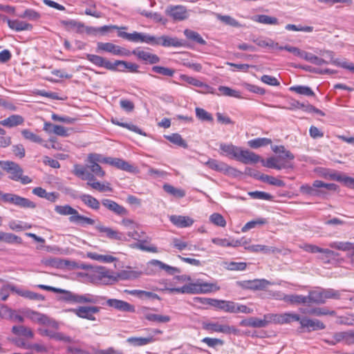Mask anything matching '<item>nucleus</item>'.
Segmentation results:
<instances>
[{
  "label": "nucleus",
  "instance_id": "obj_10",
  "mask_svg": "<svg viewBox=\"0 0 354 354\" xmlns=\"http://www.w3.org/2000/svg\"><path fill=\"white\" fill-rule=\"evenodd\" d=\"M154 311H157V309L146 306H142L139 309V313L142 317L150 322L160 324L170 322L171 317L169 316L156 314L153 313Z\"/></svg>",
  "mask_w": 354,
  "mask_h": 354
},
{
  "label": "nucleus",
  "instance_id": "obj_51",
  "mask_svg": "<svg viewBox=\"0 0 354 354\" xmlns=\"http://www.w3.org/2000/svg\"><path fill=\"white\" fill-rule=\"evenodd\" d=\"M163 189L167 194L178 198H183L185 196V192L183 189L176 188L169 184L164 185Z\"/></svg>",
  "mask_w": 354,
  "mask_h": 354
},
{
  "label": "nucleus",
  "instance_id": "obj_40",
  "mask_svg": "<svg viewBox=\"0 0 354 354\" xmlns=\"http://www.w3.org/2000/svg\"><path fill=\"white\" fill-rule=\"evenodd\" d=\"M245 250L251 252H263L264 254L273 253L276 249L273 247H269L264 245H251L250 246H245Z\"/></svg>",
  "mask_w": 354,
  "mask_h": 354
},
{
  "label": "nucleus",
  "instance_id": "obj_18",
  "mask_svg": "<svg viewBox=\"0 0 354 354\" xmlns=\"http://www.w3.org/2000/svg\"><path fill=\"white\" fill-rule=\"evenodd\" d=\"M203 328L216 333H222L225 334H236L238 330L234 327L227 324H221L218 322H211L204 324Z\"/></svg>",
  "mask_w": 354,
  "mask_h": 354
},
{
  "label": "nucleus",
  "instance_id": "obj_43",
  "mask_svg": "<svg viewBox=\"0 0 354 354\" xmlns=\"http://www.w3.org/2000/svg\"><path fill=\"white\" fill-rule=\"evenodd\" d=\"M113 65L114 66V71L117 70L118 66H123L122 68L119 69V71L122 72L124 71L125 69H128L130 72H138V69L139 67L138 65L136 64L122 60H116L115 62H113Z\"/></svg>",
  "mask_w": 354,
  "mask_h": 354
},
{
  "label": "nucleus",
  "instance_id": "obj_8",
  "mask_svg": "<svg viewBox=\"0 0 354 354\" xmlns=\"http://www.w3.org/2000/svg\"><path fill=\"white\" fill-rule=\"evenodd\" d=\"M187 294H206L220 290L216 283L201 282L197 281L195 283L186 284Z\"/></svg>",
  "mask_w": 354,
  "mask_h": 354
},
{
  "label": "nucleus",
  "instance_id": "obj_48",
  "mask_svg": "<svg viewBox=\"0 0 354 354\" xmlns=\"http://www.w3.org/2000/svg\"><path fill=\"white\" fill-rule=\"evenodd\" d=\"M87 257L104 263H112L117 260V258L111 255H102L95 252H88L86 254Z\"/></svg>",
  "mask_w": 354,
  "mask_h": 354
},
{
  "label": "nucleus",
  "instance_id": "obj_15",
  "mask_svg": "<svg viewBox=\"0 0 354 354\" xmlns=\"http://www.w3.org/2000/svg\"><path fill=\"white\" fill-rule=\"evenodd\" d=\"M68 311L74 313L80 318L95 321V317L93 314L97 313L100 311V308L97 306H80L75 309H69Z\"/></svg>",
  "mask_w": 354,
  "mask_h": 354
},
{
  "label": "nucleus",
  "instance_id": "obj_38",
  "mask_svg": "<svg viewBox=\"0 0 354 354\" xmlns=\"http://www.w3.org/2000/svg\"><path fill=\"white\" fill-rule=\"evenodd\" d=\"M156 340L157 339L154 338L153 336H148L146 337H131L127 339V342L135 346H145L150 343H152Z\"/></svg>",
  "mask_w": 354,
  "mask_h": 354
},
{
  "label": "nucleus",
  "instance_id": "obj_27",
  "mask_svg": "<svg viewBox=\"0 0 354 354\" xmlns=\"http://www.w3.org/2000/svg\"><path fill=\"white\" fill-rule=\"evenodd\" d=\"M299 323L301 328H306L308 331L323 330L326 328L325 324L319 319H312L303 317L300 318Z\"/></svg>",
  "mask_w": 354,
  "mask_h": 354
},
{
  "label": "nucleus",
  "instance_id": "obj_60",
  "mask_svg": "<svg viewBox=\"0 0 354 354\" xmlns=\"http://www.w3.org/2000/svg\"><path fill=\"white\" fill-rule=\"evenodd\" d=\"M59 290L57 293L63 294L61 297L62 300L68 303L76 304L77 293L61 288H59Z\"/></svg>",
  "mask_w": 354,
  "mask_h": 354
},
{
  "label": "nucleus",
  "instance_id": "obj_45",
  "mask_svg": "<svg viewBox=\"0 0 354 354\" xmlns=\"http://www.w3.org/2000/svg\"><path fill=\"white\" fill-rule=\"evenodd\" d=\"M252 19L254 21L269 25H277L278 24V19L276 17H270L266 15H259L252 17Z\"/></svg>",
  "mask_w": 354,
  "mask_h": 354
},
{
  "label": "nucleus",
  "instance_id": "obj_52",
  "mask_svg": "<svg viewBox=\"0 0 354 354\" xmlns=\"http://www.w3.org/2000/svg\"><path fill=\"white\" fill-rule=\"evenodd\" d=\"M306 313L312 315L322 316V315H331L335 316L336 312L335 310H330L327 308H313L308 310Z\"/></svg>",
  "mask_w": 354,
  "mask_h": 354
},
{
  "label": "nucleus",
  "instance_id": "obj_24",
  "mask_svg": "<svg viewBox=\"0 0 354 354\" xmlns=\"http://www.w3.org/2000/svg\"><path fill=\"white\" fill-rule=\"evenodd\" d=\"M169 219L174 225L179 228L190 227L194 223V219L188 216L171 215Z\"/></svg>",
  "mask_w": 354,
  "mask_h": 354
},
{
  "label": "nucleus",
  "instance_id": "obj_7",
  "mask_svg": "<svg viewBox=\"0 0 354 354\" xmlns=\"http://www.w3.org/2000/svg\"><path fill=\"white\" fill-rule=\"evenodd\" d=\"M99 163H105V157L99 153H89L86 160V171L90 170V173L95 176L102 178L105 175L104 171L100 166Z\"/></svg>",
  "mask_w": 354,
  "mask_h": 354
},
{
  "label": "nucleus",
  "instance_id": "obj_42",
  "mask_svg": "<svg viewBox=\"0 0 354 354\" xmlns=\"http://www.w3.org/2000/svg\"><path fill=\"white\" fill-rule=\"evenodd\" d=\"M159 42L157 44V45H161L165 47H169V46H181V42L176 38H172L169 36H162L160 37H158L157 39Z\"/></svg>",
  "mask_w": 354,
  "mask_h": 354
},
{
  "label": "nucleus",
  "instance_id": "obj_58",
  "mask_svg": "<svg viewBox=\"0 0 354 354\" xmlns=\"http://www.w3.org/2000/svg\"><path fill=\"white\" fill-rule=\"evenodd\" d=\"M245 262H225V268L230 271H243L246 269Z\"/></svg>",
  "mask_w": 354,
  "mask_h": 354
},
{
  "label": "nucleus",
  "instance_id": "obj_61",
  "mask_svg": "<svg viewBox=\"0 0 354 354\" xmlns=\"http://www.w3.org/2000/svg\"><path fill=\"white\" fill-rule=\"evenodd\" d=\"M3 241L8 244H22V239L12 233L4 232Z\"/></svg>",
  "mask_w": 354,
  "mask_h": 354
},
{
  "label": "nucleus",
  "instance_id": "obj_37",
  "mask_svg": "<svg viewBox=\"0 0 354 354\" xmlns=\"http://www.w3.org/2000/svg\"><path fill=\"white\" fill-rule=\"evenodd\" d=\"M286 303L290 305L310 303L309 295L308 296H304L301 295H287Z\"/></svg>",
  "mask_w": 354,
  "mask_h": 354
},
{
  "label": "nucleus",
  "instance_id": "obj_19",
  "mask_svg": "<svg viewBox=\"0 0 354 354\" xmlns=\"http://www.w3.org/2000/svg\"><path fill=\"white\" fill-rule=\"evenodd\" d=\"M101 203L104 207L118 216L122 217L129 214V211L124 207L114 201L103 198Z\"/></svg>",
  "mask_w": 354,
  "mask_h": 354
},
{
  "label": "nucleus",
  "instance_id": "obj_34",
  "mask_svg": "<svg viewBox=\"0 0 354 354\" xmlns=\"http://www.w3.org/2000/svg\"><path fill=\"white\" fill-rule=\"evenodd\" d=\"M261 161L263 162V166L277 170H281L290 167L286 162L280 160L278 157H271L268 158L266 162H264L263 160Z\"/></svg>",
  "mask_w": 354,
  "mask_h": 354
},
{
  "label": "nucleus",
  "instance_id": "obj_4",
  "mask_svg": "<svg viewBox=\"0 0 354 354\" xmlns=\"http://www.w3.org/2000/svg\"><path fill=\"white\" fill-rule=\"evenodd\" d=\"M73 173L75 176L80 178L82 180H87V185L90 186L91 188L95 190L101 192L112 191V188L109 186V184L104 185L98 181H95V178L93 176V174L89 173V171H87L86 168L84 167L83 165H75L74 166Z\"/></svg>",
  "mask_w": 354,
  "mask_h": 354
},
{
  "label": "nucleus",
  "instance_id": "obj_23",
  "mask_svg": "<svg viewBox=\"0 0 354 354\" xmlns=\"http://www.w3.org/2000/svg\"><path fill=\"white\" fill-rule=\"evenodd\" d=\"M241 147H236L232 144H227L222 142L219 145L220 154L233 158L237 160L239 153Z\"/></svg>",
  "mask_w": 354,
  "mask_h": 354
},
{
  "label": "nucleus",
  "instance_id": "obj_31",
  "mask_svg": "<svg viewBox=\"0 0 354 354\" xmlns=\"http://www.w3.org/2000/svg\"><path fill=\"white\" fill-rule=\"evenodd\" d=\"M24 122V118L20 115H11L8 118L1 120L0 124L8 128H12L22 124Z\"/></svg>",
  "mask_w": 354,
  "mask_h": 354
},
{
  "label": "nucleus",
  "instance_id": "obj_29",
  "mask_svg": "<svg viewBox=\"0 0 354 354\" xmlns=\"http://www.w3.org/2000/svg\"><path fill=\"white\" fill-rule=\"evenodd\" d=\"M105 163L126 171H132L133 168V167L127 161L117 158L105 157Z\"/></svg>",
  "mask_w": 354,
  "mask_h": 354
},
{
  "label": "nucleus",
  "instance_id": "obj_21",
  "mask_svg": "<svg viewBox=\"0 0 354 354\" xmlns=\"http://www.w3.org/2000/svg\"><path fill=\"white\" fill-rule=\"evenodd\" d=\"M106 304L118 310L127 313H135L136 308L133 305L120 299H109L106 301Z\"/></svg>",
  "mask_w": 354,
  "mask_h": 354
},
{
  "label": "nucleus",
  "instance_id": "obj_26",
  "mask_svg": "<svg viewBox=\"0 0 354 354\" xmlns=\"http://www.w3.org/2000/svg\"><path fill=\"white\" fill-rule=\"evenodd\" d=\"M86 57L90 62L98 67H103L110 71H114L113 63L101 56L93 54H86Z\"/></svg>",
  "mask_w": 354,
  "mask_h": 354
},
{
  "label": "nucleus",
  "instance_id": "obj_30",
  "mask_svg": "<svg viewBox=\"0 0 354 354\" xmlns=\"http://www.w3.org/2000/svg\"><path fill=\"white\" fill-rule=\"evenodd\" d=\"M214 302L213 307L223 310L226 313H234L236 303L232 301L219 300L212 301Z\"/></svg>",
  "mask_w": 354,
  "mask_h": 354
},
{
  "label": "nucleus",
  "instance_id": "obj_50",
  "mask_svg": "<svg viewBox=\"0 0 354 354\" xmlns=\"http://www.w3.org/2000/svg\"><path fill=\"white\" fill-rule=\"evenodd\" d=\"M272 143V140L267 138H258L250 140L248 142V145L252 149H257L261 147H264Z\"/></svg>",
  "mask_w": 354,
  "mask_h": 354
},
{
  "label": "nucleus",
  "instance_id": "obj_32",
  "mask_svg": "<svg viewBox=\"0 0 354 354\" xmlns=\"http://www.w3.org/2000/svg\"><path fill=\"white\" fill-rule=\"evenodd\" d=\"M11 330L13 334L19 337H24L26 339L34 337V333L32 329L23 325L13 326Z\"/></svg>",
  "mask_w": 354,
  "mask_h": 354
},
{
  "label": "nucleus",
  "instance_id": "obj_14",
  "mask_svg": "<svg viewBox=\"0 0 354 354\" xmlns=\"http://www.w3.org/2000/svg\"><path fill=\"white\" fill-rule=\"evenodd\" d=\"M270 316V313L263 315V319H259L255 317H251L241 321L240 325L242 326L253 328H264L271 323V318H267Z\"/></svg>",
  "mask_w": 354,
  "mask_h": 354
},
{
  "label": "nucleus",
  "instance_id": "obj_47",
  "mask_svg": "<svg viewBox=\"0 0 354 354\" xmlns=\"http://www.w3.org/2000/svg\"><path fill=\"white\" fill-rule=\"evenodd\" d=\"M184 35L187 37V39L195 41L197 44L201 45H205L206 41L203 37L201 36L199 33L196 31L189 29H185L184 30Z\"/></svg>",
  "mask_w": 354,
  "mask_h": 354
},
{
  "label": "nucleus",
  "instance_id": "obj_9",
  "mask_svg": "<svg viewBox=\"0 0 354 354\" xmlns=\"http://www.w3.org/2000/svg\"><path fill=\"white\" fill-rule=\"evenodd\" d=\"M212 170L221 172L225 175L237 177L242 173L234 167H232L224 162L215 159H209L205 163Z\"/></svg>",
  "mask_w": 354,
  "mask_h": 354
},
{
  "label": "nucleus",
  "instance_id": "obj_17",
  "mask_svg": "<svg viewBox=\"0 0 354 354\" xmlns=\"http://www.w3.org/2000/svg\"><path fill=\"white\" fill-rule=\"evenodd\" d=\"M268 318H271V323L284 324L292 322H299L300 316L292 313H286L283 314H270Z\"/></svg>",
  "mask_w": 354,
  "mask_h": 354
},
{
  "label": "nucleus",
  "instance_id": "obj_41",
  "mask_svg": "<svg viewBox=\"0 0 354 354\" xmlns=\"http://www.w3.org/2000/svg\"><path fill=\"white\" fill-rule=\"evenodd\" d=\"M319 253L318 259L324 263H329L330 261L335 259L337 256L336 252L327 248H321Z\"/></svg>",
  "mask_w": 354,
  "mask_h": 354
},
{
  "label": "nucleus",
  "instance_id": "obj_2",
  "mask_svg": "<svg viewBox=\"0 0 354 354\" xmlns=\"http://www.w3.org/2000/svg\"><path fill=\"white\" fill-rule=\"evenodd\" d=\"M55 211L56 213L60 215L70 216L68 218L70 223L80 225L82 227L93 225L95 223V220L80 214L77 210L69 205H56L55 207Z\"/></svg>",
  "mask_w": 354,
  "mask_h": 354
},
{
  "label": "nucleus",
  "instance_id": "obj_20",
  "mask_svg": "<svg viewBox=\"0 0 354 354\" xmlns=\"http://www.w3.org/2000/svg\"><path fill=\"white\" fill-rule=\"evenodd\" d=\"M95 228L100 233H103L110 239L125 241L127 238L122 232L115 230L109 227H106L100 223L96 225Z\"/></svg>",
  "mask_w": 354,
  "mask_h": 354
},
{
  "label": "nucleus",
  "instance_id": "obj_3",
  "mask_svg": "<svg viewBox=\"0 0 354 354\" xmlns=\"http://www.w3.org/2000/svg\"><path fill=\"white\" fill-rule=\"evenodd\" d=\"M1 168L8 174L9 179L14 181H19L22 185H28L32 183V179L24 176V170L17 162L10 160H0Z\"/></svg>",
  "mask_w": 354,
  "mask_h": 354
},
{
  "label": "nucleus",
  "instance_id": "obj_5",
  "mask_svg": "<svg viewBox=\"0 0 354 354\" xmlns=\"http://www.w3.org/2000/svg\"><path fill=\"white\" fill-rule=\"evenodd\" d=\"M342 291L333 288H320L309 292L310 302L316 304H325L327 299H339Z\"/></svg>",
  "mask_w": 354,
  "mask_h": 354
},
{
  "label": "nucleus",
  "instance_id": "obj_57",
  "mask_svg": "<svg viewBox=\"0 0 354 354\" xmlns=\"http://www.w3.org/2000/svg\"><path fill=\"white\" fill-rule=\"evenodd\" d=\"M151 71L165 77H173L175 73L174 69L162 66H153L151 68Z\"/></svg>",
  "mask_w": 354,
  "mask_h": 354
},
{
  "label": "nucleus",
  "instance_id": "obj_1",
  "mask_svg": "<svg viewBox=\"0 0 354 354\" xmlns=\"http://www.w3.org/2000/svg\"><path fill=\"white\" fill-rule=\"evenodd\" d=\"M338 188V185L335 183H326L322 180H316L312 185H302L299 191L303 194L326 198L328 195V191L336 192Z\"/></svg>",
  "mask_w": 354,
  "mask_h": 354
},
{
  "label": "nucleus",
  "instance_id": "obj_49",
  "mask_svg": "<svg viewBox=\"0 0 354 354\" xmlns=\"http://www.w3.org/2000/svg\"><path fill=\"white\" fill-rule=\"evenodd\" d=\"M165 138L171 143L184 149H186L188 147L186 141L178 133H172L171 135L165 136Z\"/></svg>",
  "mask_w": 354,
  "mask_h": 354
},
{
  "label": "nucleus",
  "instance_id": "obj_25",
  "mask_svg": "<svg viewBox=\"0 0 354 354\" xmlns=\"http://www.w3.org/2000/svg\"><path fill=\"white\" fill-rule=\"evenodd\" d=\"M131 54L136 55L139 59H141L145 63L149 64H157L160 60L158 55L139 49L133 50L132 52H131Z\"/></svg>",
  "mask_w": 354,
  "mask_h": 354
},
{
  "label": "nucleus",
  "instance_id": "obj_12",
  "mask_svg": "<svg viewBox=\"0 0 354 354\" xmlns=\"http://www.w3.org/2000/svg\"><path fill=\"white\" fill-rule=\"evenodd\" d=\"M271 282L265 279H255L253 280L237 281L236 285L244 290H258L266 288Z\"/></svg>",
  "mask_w": 354,
  "mask_h": 354
},
{
  "label": "nucleus",
  "instance_id": "obj_39",
  "mask_svg": "<svg viewBox=\"0 0 354 354\" xmlns=\"http://www.w3.org/2000/svg\"><path fill=\"white\" fill-rule=\"evenodd\" d=\"M331 58V63L337 66L347 69L354 73V64L346 61V59H341L339 58H334L333 53H328Z\"/></svg>",
  "mask_w": 354,
  "mask_h": 354
},
{
  "label": "nucleus",
  "instance_id": "obj_62",
  "mask_svg": "<svg viewBox=\"0 0 354 354\" xmlns=\"http://www.w3.org/2000/svg\"><path fill=\"white\" fill-rule=\"evenodd\" d=\"M142 274L141 272L136 270H121L118 277L122 280L135 279Z\"/></svg>",
  "mask_w": 354,
  "mask_h": 354
},
{
  "label": "nucleus",
  "instance_id": "obj_28",
  "mask_svg": "<svg viewBox=\"0 0 354 354\" xmlns=\"http://www.w3.org/2000/svg\"><path fill=\"white\" fill-rule=\"evenodd\" d=\"M3 20L7 21L8 26L10 29L17 32L30 30L32 28V26L26 21L17 19L11 20L8 19L6 17H3Z\"/></svg>",
  "mask_w": 354,
  "mask_h": 354
},
{
  "label": "nucleus",
  "instance_id": "obj_44",
  "mask_svg": "<svg viewBox=\"0 0 354 354\" xmlns=\"http://www.w3.org/2000/svg\"><path fill=\"white\" fill-rule=\"evenodd\" d=\"M289 90L292 92H295L299 95L304 96H314L315 93L310 87L303 85H295L292 86L289 88Z\"/></svg>",
  "mask_w": 354,
  "mask_h": 354
},
{
  "label": "nucleus",
  "instance_id": "obj_11",
  "mask_svg": "<svg viewBox=\"0 0 354 354\" xmlns=\"http://www.w3.org/2000/svg\"><path fill=\"white\" fill-rule=\"evenodd\" d=\"M96 51H104L120 56H129L131 55L130 50L111 42H98Z\"/></svg>",
  "mask_w": 354,
  "mask_h": 354
},
{
  "label": "nucleus",
  "instance_id": "obj_59",
  "mask_svg": "<svg viewBox=\"0 0 354 354\" xmlns=\"http://www.w3.org/2000/svg\"><path fill=\"white\" fill-rule=\"evenodd\" d=\"M138 243H135L131 245V248L139 249L142 251L151 252H157V248L155 246H148L146 245L147 241L142 240L138 241Z\"/></svg>",
  "mask_w": 354,
  "mask_h": 354
},
{
  "label": "nucleus",
  "instance_id": "obj_63",
  "mask_svg": "<svg viewBox=\"0 0 354 354\" xmlns=\"http://www.w3.org/2000/svg\"><path fill=\"white\" fill-rule=\"evenodd\" d=\"M9 228L13 231L19 232L30 229L31 225L22 221H11L8 223Z\"/></svg>",
  "mask_w": 354,
  "mask_h": 354
},
{
  "label": "nucleus",
  "instance_id": "obj_13",
  "mask_svg": "<svg viewBox=\"0 0 354 354\" xmlns=\"http://www.w3.org/2000/svg\"><path fill=\"white\" fill-rule=\"evenodd\" d=\"M165 13L174 21H183L189 17V12L186 7L181 5L168 6L166 8Z\"/></svg>",
  "mask_w": 354,
  "mask_h": 354
},
{
  "label": "nucleus",
  "instance_id": "obj_46",
  "mask_svg": "<svg viewBox=\"0 0 354 354\" xmlns=\"http://www.w3.org/2000/svg\"><path fill=\"white\" fill-rule=\"evenodd\" d=\"M96 277L104 284H108L111 283V281H115V279H113L111 276L110 272L104 268H99V270L97 272Z\"/></svg>",
  "mask_w": 354,
  "mask_h": 354
},
{
  "label": "nucleus",
  "instance_id": "obj_55",
  "mask_svg": "<svg viewBox=\"0 0 354 354\" xmlns=\"http://www.w3.org/2000/svg\"><path fill=\"white\" fill-rule=\"evenodd\" d=\"M21 133L23 137L27 140L38 144H42L44 142V140L39 136L32 133L29 129H23Z\"/></svg>",
  "mask_w": 354,
  "mask_h": 354
},
{
  "label": "nucleus",
  "instance_id": "obj_35",
  "mask_svg": "<svg viewBox=\"0 0 354 354\" xmlns=\"http://www.w3.org/2000/svg\"><path fill=\"white\" fill-rule=\"evenodd\" d=\"M80 199L84 205L92 209L98 210L100 207V201L90 194H82L80 196Z\"/></svg>",
  "mask_w": 354,
  "mask_h": 354
},
{
  "label": "nucleus",
  "instance_id": "obj_33",
  "mask_svg": "<svg viewBox=\"0 0 354 354\" xmlns=\"http://www.w3.org/2000/svg\"><path fill=\"white\" fill-rule=\"evenodd\" d=\"M104 298L100 296L94 295L92 294L79 295L77 294L76 304H99Z\"/></svg>",
  "mask_w": 354,
  "mask_h": 354
},
{
  "label": "nucleus",
  "instance_id": "obj_16",
  "mask_svg": "<svg viewBox=\"0 0 354 354\" xmlns=\"http://www.w3.org/2000/svg\"><path fill=\"white\" fill-rule=\"evenodd\" d=\"M27 316L32 321L37 322L40 324L50 326L55 328V329L59 328L58 323L56 321L50 319L46 315L39 313L36 311L30 310L27 313Z\"/></svg>",
  "mask_w": 354,
  "mask_h": 354
},
{
  "label": "nucleus",
  "instance_id": "obj_56",
  "mask_svg": "<svg viewBox=\"0 0 354 354\" xmlns=\"http://www.w3.org/2000/svg\"><path fill=\"white\" fill-rule=\"evenodd\" d=\"M141 33L136 31H134L132 33H128L124 31H119L118 32V37L126 39L128 41H133V42H140L141 39Z\"/></svg>",
  "mask_w": 354,
  "mask_h": 354
},
{
  "label": "nucleus",
  "instance_id": "obj_36",
  "mask_svg": "<svg viewBox=\"0 0 354 354\" xmlns=\"http://www.w3.org/2000/svg\"><path fill=\"white\" fill-rule=\"evenodd\" d=\"M272 149L274 153L279 154L278 158L282 162H284L283 160H292L295 158L294 155L290 151L287 150L283 145L272 146Z\"/></svg>",
  "mask_w": 354,
  "mask_h": 354
},
{
  "label": "nucleus",
  "instance_id": "obj_54",
  "mask_svg": "<svg viewBox=\"0 0 354 354\" xmlns=\"http://www.w3.org/2000/svg\"><path fill=\"white\" fill-rule=\"evenodd\" d=\"M173 245L174 247L178 249L179 251H182L185 249H188L189 250H199L198 247H197L196 245H189L186 241H184L178 238H174L173 239Z\"/></svg>",
  "mask_w": 354,
  "mask_h": 354
},
{
  "label": "nucleus",
  "instance_id": "obj_22",
  "mask_svg": "<svg viewBox=\"0 0 354 354\" xmlns=\"http://www.w3.org/2000/svg\"><path fill=\"white\" fill-rule=\"evenodd\" d=\"M261 160L260 156L248 149L241 148L237 160L243 164H255Z\"/></svg>",
  "mask_w": 354,
  "mask_h": 354
},
{
  "label": "nucleus",
  "instance_id": "obj_64",
  "mask_svg": "<svg viewBox=\"0 0 354 354\" xmlns=\"http://www.w3.org/2000/svg\"><path fill=\"white\" fill-rule=\"evenodd\" d=\"M196 118L201 121L212 122L213 117L211 113L205 111L204 109L196 107L195 109Z\"/></svg>",
  "mask_w": 354,
  "mask_h": 354
},
{
  "label": "nucleus",
  "instance_id": "obj_53",
  "mask_svg": "<svg viewBox=\"0 0 354 354\" xmlns=\"http://www.w3.org/2000/svg\"><path fill=\"white\" fill-rule=\"evenodd\" d=\"M259 179L264 183H267L270 185H274L279 187H282L285 186V183L283 180L272 176L262 174L261 176H260Z\"/></svg>",
  "mask_w": 354,
  "mask_h": 354
},
{
  "label": "nucleus",
  "instance_id": "obj_6",
  "mask_svg": "<svg viewBox=\"0 0 354 354\" xmlns=\"http://www.w3.org/2000/svg\"><path fill=\"white\" fill-rule=\"evenodd\" d=\"M0 202L11 204L24 209H35L36 204L28 198L15 194L1 192Z\"/></svg>",
  "mask_w": 354,
  "mask_h": 354
}]
</instances>
